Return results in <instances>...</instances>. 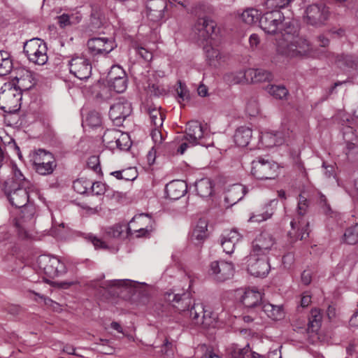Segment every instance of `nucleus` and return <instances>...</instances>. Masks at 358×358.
<instances>
[{
    "mask_svg": "<svg viewBox=\"0 0 358 358\" xmlns=\"http://www.w3.org/2000/svg\"><path fill=\"white\" fill-rule=\"evenodd\" d=\"M146 8L148 16L150 20L157 22L164 17L166 1V0H148Z\"/></svg>",
    "mask_w": 358,
    "mask_h": 358,
    "instance_id": "23",
    "label": "nucleus"
},
{
    "mask_svg": "<svg viewBox=\"0 0 358 358\" xmlns=\"http://www.w3.org/2000/svg\"><path fill=\"white\" fill-rule=\"evenodd\" d=\"M292 0H268L269 3L276 8H284L288 5Z\"/></svg>",
    "mask_w": 358,
    "mask_h": 358,
    "instance_id": "63",
    "label": "nucleus"
},
{
    "mask_svg": "<svg viewBox=\"0 0 358 358\" xmlns=\"http://www.w3.org/2000/svg\"><path fill=\"white\" fill-rule=\"evenodd\" d=\"M343 240L349 245H355L358 242V222L345 230Z\"/></svg>",
    "mask_w": 358,
    "mask_h": 358,
    "instance_id": "44",
    "label": "nucleus"
},
{
    "mask_svg": "<svg viewBox=\"0 0 358 358\" xmlns=\"http://www.w3.org/2000/svg\"><path fill=\"white\" fill-rule=\"evenodd\" d=\"M203 136V130L201 123L198 121L189 122L186 127L185 135L184 136L183 139L187 141L192 146L196 145H203V143L200 142V140Z\"/></svg>",
    "mask_w": 358,
    "mask_h": 358,
    "instance_id": "21",
    "label": "nucleus"
},
{
    "mask_svg": "<svg viewBox=\"0 0 358 358\" xmlns=\"http://www.w3.org/2000/svg\"><path fill=\"white\" fill-rule=\"evenodd\" d=\"M88 166L94 170L95 172H97L101 170L99 159L96 156H92L89 158L87 162Z\"/></svg>",
    "mask_w": 358,
    "mask_h": 358,
    "instance_id": "59",
    "label": "nucleus"
},
{
    "mask_svg": "<svg viewBox=\"0 0 358 358\" xmlns=\"http://www.w3.org/2000/svg\"><path fill=\"white\" fill-rule=\"evenodd\" d=\"M148 90L151 94L157 96L165 93V90L158 84L149 85Z\"/></svg>",
    "mask_w": 358,
    "mask_h": 358,
    "instance_id": "58",
    "label": "nucleus"
},
{
    "mask_svg": "<svg viewBox=\"0 0 358 358\" xmlns=\"http://www.w3.org/2000/svg\"><path fill=\"white\" fill-rule=\"evenodd\" d=\"M10 83H14L15 87L22 93L23 91H28L35 85L32 72L24 68L17 70V75Z\"/></svg>",
    "mask_w": 358,
    "mask_h": 358,
    "instance_id": "20",
    "label": "nucleus"
},
{
    "mask_svg": "<svg viewBox=\"0 0 358 358\" xmlns=\"http://www.w3.org/2000/svg\"><path fill=\"white\" fill-rule=\"evenodd\" d=\"M85 238L88 241L91 242L94 245L95 248H106V243L101 239L97 238L96 236H94V235H93L92 234H87L85 236Z\"/></svg>",
    "mask_w": 358,
    "mask_h": 358,
    "instance_id": "54",
    "label": "nucleus"
},
{
    "mask_svg": "<svg viewBox=\"0 0 358 358\" xmlns=\"http://www.w3.org/2000/svg\"><path fill=\"white\" fill-rule=\"evenodd\" d=\"M224 80L230 85L248 83L246 70L227 73L224 76Z\"/></svg>",
    "mask_w": 358,
    "mask_h": 358,
    "instance_id": "34",
    "label": "nucleus"
},
{
    "mask_svg": "<svg viewBox=\"0 0 358 358\" xmlns=\"http://www.w3.org/2000/svg\"><path fill=\"white\" fill-rule=\"evenodd\" d=\"M205 52L206 61L211 66H219L222 61V57L219 50L212 46V42L203 45Z\"/></svg>",
    "mask_w": 358,
    "mask_h": 358,
    "instance_id": "27",
    "label": "nucleus"
},
{
    "mask_svg": "<svg viewBox=\"0 0 358 358\" xmlns=\"http://www.w3.org/2000/svg\"><path fill=\"white\" fill-rule=\"evenodd\" d=\"M152 217L148 214L135 215L127 225V233H136L137 237L146 236L152 229Z\"/></svg>",
    "mask_w": 358,
    "mask_h": 358,
    "instance_id": "13",
    "label": "nucleus"
},
{
    "mask_svg": "<svg viewBox=\"0 0 358 358\" xmlns=\"http://www.w3.org/2000/svg\"><path fill=\"white\" fill-rule=\"evenodd\" d=\"M36 263L39 269L49 278H54L66 273L64 264L55 257L40 255L37 258Z\"/></svg>",
    "mask_w": 358,
    "mask_h": 358,
    "instance_id": "10",
    "label": "nucleus"
},
{
    "mask_svg": "<svg viewBox=\"0 0 358 358\" xmlns=\"http://www.w3.org/2000/svg\"><path fill=\"white\" fill-rule=\"evenodd\" d=\"M305 22L313 27H321L329 19V8L324 3H313L307 6L305 11Z\"/></svg>",
    "mask_w": 358,
    "mask_h": 358,
    "instance_id": "7",
    "label": "nucleus"
},
{
    "mask_svg": "<svg viewBox=\"0 0 358 358\" xmlns=\"http://www.w3.org/2000/svg\"><path fill=\"white\" fill-rule=\"evenodd\" d=\"M13 66V59L10 53L0 50V76L8 75Z\"/></svg>",
    "mask_w": 358,
    "mask_h": 358,
    "instance_id": "32",
    "label": "nucleus"
},
{
    "mask_svg": "<svg viewBox=\"0 0 358 358\" xmlns=\"http://www.w3.org/2000/svg\"><path fill=\"white\" fill-rule=\"evenodd\" d=\"M322 324V314L318 309H313L310 312L309 321L308 324V331L309 332H317Z\"/></svg>",
    "mask_w": 358,
    "mask_h": 358,
    "instance_id": "37",
    "label": "nucleus"
},
{
    "mask_svg": "<svg viewBox=\"0 0 358 358\" xmlns=\"http://www.w3.org/2000/svg\"><path fill=\"white\" fill-rule=\"evenodd\" d=\"M13 177L5 182H10L16 185V187H29L28 181L16 165L12 166Z\"/></svg>",
    "mask_w": 358,
    "mask_h": 358,
    "instance_id": "35",
    "label": "nucleus"
},
{
    "mask_svg": "<svg viewBox=\"0 0 358 358\" xmlns=\"http://www.w3.org/2000/svg\"><path fill=\"white\" fill-rule=\"evenodd\" d=\"M127 230V226L122 224H116L107 229L106 234L108 236L113 238L120 237L124 230Z\"/></svg>",
    "mask_w": 358,
    "mask_h": 358,
    "instance_id": "51",
    "label": "nucleus"
},
{
    "mask_svg": "<svg viewBox=\"0 0 358 358\" xmlns=\"http://www.w3.org/2000/svg\"><path fill=\"white\" fill-rule=\"evenodd\" d=\"M275 241L271 234L264 231L256 236L252 243L250 254L267 257V255L275 249Z\"/></svg>",
    "mask_w": 358,
    "mask_h": 358,
    "instance_id": "12",
    "label": "nucleus"
},
{
    "mask_svg": "<svg viewBox=\"0 0 358 358\" xmlns=\"http://www.w3.org/2000/svg\"><path fill=\"white\" fill-rule=\"evenodd\" d=\"M311 280H312L311 272L310 271H306V270L303 271V273H301L302 282L304 285H308L311 282Z\"/></svg>",
    "mask_w": 358,
    "mask_h": 358,
    "instance_id": "64",
    "label": "nucleus"
},
{
    "mask_svg": "<svg viewBox=\"0 0 358 358\" xmlns=\"http://www.w3.org/2000/svg\"><path fill=\"white\" fill-rule=\"evenodd\" d=\"M209 275L218 282L230 279L234 273V265L224 261H215L210 265Z\"/></svg>",
    "mask_w": 358,
    "mask_h": 358,
    "instance_id": "18",
    "label": "nucleus"
},
{
    "mask_svg": "<svg viewBox=\"0 0 358 358\" xmlns=\"http://www.w3.org/2000/svg\"><path fill=\"white\" fill-rule=\"evenodd\" d=\"M187 191V184L182 180H173L166 186V193L170 199L177 200Z\"/></svg>",
    "mask_w": 358,
    "mask_h": 358,
    "instance_id": "25",
    "label": "nucleus"
},
{
    "mask_svg": "<svg viewBox=\"0 0 358 358\" xmlns=\"http://www.w3.org/2000/svg\"><path fill=\"white\" fill-rule=\"evenodd\" d=\"M24 52L28 59L38 65H43L48 61L45 43L38 38L27 41L24 45Z\"/></svg>",
    "mask_w": 358,
    "mask_h": 358,
    "instance_id": "6",
    "label": "nucleus"
},
{
    "mask_svg": "<svg viewBox=\"0 0 358 358\" xmlns=\"http://www.w3.org/2000/svg\"><path fill=\"white\" fill-rule=\"evenodd\" d=\"M29 187H16V185L4 182L3 191L10 204L15 208L24 207L29 201Z\"/></svg>",
    "mask_w": 358,
    "mask_h": 358,
    "instance_id": "11",
    "label": "nucleus"
},
{
    "mask_svg": "<svg viewBox=\"0 0 358 358\" xmlns=\"http://www.w3.org/2000/svg\"><path fill=\"white\" fill-rule=\"evenodd\" d=\"M159 128L160 127H155L151 132L152 138L156 145H160L164 139Z\"/></svg>",
    "mask_w": 358,
    "mask_h": 358,
    "instance_id": "56",
    "label": "nucleus"
},
{
    "mask_svg": "<svg viewBox=\"0 0 358 358\" xmlns=\"http://www.w3.org/2000/svg\"><path fill=\"white\" fill-rule=\"evenodd\" d=\"M234 137L237 145L245 147L252 138V130L247 127H240L236 129Z\"/></svg>",
    "mask_w": 358,
    "mask_h": 358,
    "instance_id": "30",
    "label": "nucleus"
},
{
    "mask_svg": "<svg viewBox=\"0 0 358 358\" xmlns=\"http://www.w3.org/2000/svg\"><path fill=\"white\" fill-rule=\"evenodd\" d=\"M89 52L93 55H106L116 47L115 41L112 38L94 37L88 40L87 43Z\"/></svg>",
    "mask_w": 358,
    "mask_h": 358,
    "instance_id": "15",
    "label": "nucleus"
},
{
    "mask_svg": "<svg viewBox=\"0 0 358 358\" xmlns=\"http://www.w3.org/2000/svg\"><path fill=\"white\" fill-rule=\"evenodd\" d=\"M70 73L80 80L88 79L92 74V64L84 56L75 55L69 61Z\"/></svg>",
    "mask_w": 358,
    "mask_h": 358,
    "instance_id": "16",
    "label": "nucleus"
},
{
    "mask_svg": "<svg viewBox=\"0 0 358 358\" xmlns=\"http://www.w3.org/2000/svg\"><path fill=\"white\" fill-rule=\"evenodd\" d=\"M87 122L92 127L98 126L101 124V120L99 116L94 113H91L87 117Z\"/></svg>",
    "mask_w": 358,
    "mask_h": 358,
    "instance_id": "61",
    "label": "nucleus"
},
{
    "mask_svg": "<svg viewBox=\"0 0 358 358\" xmlns=\"http://www.w3.org/2000/svg\"><path fill=\"white\" fill-rule=\"evenodd\" d=\"M126 75L124 71L119 66H113L111 67L110 71L108 74V81L114 80L115 79Z\"/></svg>",
    "mask_w": 358,
    "mask_h": 358,
    "instance_id": "52",
    "label": "nucleus"
},
{
    "mask_svg": "<svg viewBox=\"0 0 358 358\" xmlns=\"http://www.w3.org/2000/svg\"><path fill=\"white\" fill-rule=\"evenodd\" d=\"M196 191L201 197H208L213 193L212 182L210 179L203 178L195 184Z\"/></svg>",
    "mask_w": 358,
    "mask_h": 358,
    "instance_id": "36",
    "label": "nucleus"
},
{
    "mask_svg": "<svg viewBox=\"0 0 358 358\" xmlns=\"http://www.w3.org/2000/svg\"><path fill=\"white\" fill-rule=\"evenodd\" d=\"M216 24L207 17L199 18L193 27L194 38L199 45H204L213 41Z\"/></svg>",
    "mask_w": 358,
    "mask_h": 358,
    "instance_id": "9",
    "label": "nucleus"
},
{
    "mask_svg": "<svg viewBox=\"0 0 358 358\" xmlns=\"http://www.w3.org/2000/svg\"><path fill=\"white\" fill-rule=\"evenodd\" d=\"M29 157L36 172L41 176L50 175L57 167L53 155L43 149L34 150Z\"/></svg>",
    "mask_w": 358,
    "mask_h": 358,
    "instance_id": "4",
    "label": "nucleus"
},
{
    "mask_svg": "<svg viewBox=\"0 0 358 358\" xmlns=\"http://www.w3.org/2000/svg\"><path fill=\"white\" fill-rule=\"evenodd\" d=\"M262 310L269 318L273 320H281L284 317V311L281 306L266 303L262 305Z\"/></svg>",
    "mask_w": 358,
    "mask_h": 358,
    "instance_id": "33",
    "label": "nucleus"
},
{
    "mask_svg": "<svg viewBox=\"0 0 358 358\" xmlns=\"http://www.w3.org/2000/svg\"><path fill=\"white\" fill-rule=\"evenodd\" d=\"M313 52L311 43L305 38L296 37L289 43L280 44L278 53L290 57H309Z\"/></svg>",
    "mask_w": 358,
    "mask_h": 358,
    "instance_id": "5",
    "label": "nucleus"
},
{
    "mask_svg": "<svg viewBox=\"0 0 358 358\" xmlns=\"http://www.w3.org/2000/svg\"><path fill=\"white\" fill-rule=\"evenodd\" d=\"M107 191L106 185L101 182L91 181V185L90 188V192H92L94 195L100 196L103 195Z\"/></svg>",
    "mask_w": 358,
    "mask_h": 358,
    "instance_id": "50",
    "label": "nucleus"
},
{
    "mask_svg": "<svg viewBox=\"0 0 358 358\" xmlns=\"http://www.w3.org/2000/svg\"><path fill=\"white\" fill-rule=\"evenodd\" d=\"M176 91L179 99H180L182 101L187 100L189 99V91L187 90L186 86L182 85L180 82L179 83V86Z\"/></svg>",
    "mask_w": 358,
    "mask_h": 358,
    "instance_id": "57",
    "label": "nucleus"
},
{
    "mask_svg": "<svg viewBox=\"0 0 358 358\" xmlns=\"http://www.w3.org/2000/svg\"><path fill=\"white\" fill-rule=\"evenodd\" d=\"M132 111L131 103L127 100L119 101L113 104L109 110V117L117 127L122 126L124 120Z\"/></svg>",
    "mask_w": 358,
    "mask_h": 358,
    "instance_id": "19",
    "label": "nucleus"
},
{
    "mask_svg": "<svg viewBox=\"0 0 358 358\" xmlns=\"http://www.w3.org/2000/svg\"><path fill=\"white\" fill-rule=\"evenodd\" d=\"M275 201V200H271L269 203H266L262 210L252 213L249 217L248 222H261L271 218L274 213L271 206Z\"/></svg>",
    "mask_w": 358,
    "mask_h": 358,
    "instance_id": "29",
    "label": "nucleus"
},
{
    "mask_svg": "<svg viewBox=\"0 0 358 358\" xmlns=\"http://www.w3.org/2000/svg\"><path fill=\"white\" fill-rule=\"evenodd\" d=\"M115 146L118 149L121 150H127L131 146V141L129 140V136L126 134H120L117 136L116 140L114 141Z\"/></svg>",
    "mask_w": 358,
    "mask_h": 358,
    "instance_id": "48",
    "label": "nucleus"
},
{
    "mask_svg": "<svg viewBox=\"0 0 358 358\" xmlns=\"http://www.w3.org/2000/svg\"><path fill=\"white\" fill-rule=\"evenodd\" d=\"M22 93L14 83H6L1 88L0 108L6 113L17 111L21 106Z\"/></svg>",
    "mask_w": 358,
    "mask_h": 358,
    "instance_id": "3",
    "label": "nucleus"
},
{
    "mask_svg": "<svg viewBox=\"0 0 358 358\" xmlns=\"http://www.w3.org/2000/svg\"><path fill=\"white\" fill-rule=\"evenodd\" d=\"M285 19L283 14L279 10L267 12L260 17L259 27L268 34H275L278 29V26Z\"/></svg>",
    "mask_w": 358,
    "mask_h": 358,
    "instance_id": "17",
    "label": "nucleus"
},
{
    "mask_svg": "<svg viewBox=\"0 0 358 358\" xmlns=\"http://www.w3.org/2000/svg\"><path fill=\"white\" fill-rule=\"evenodd\" d=\"M278 166L273 162L258 157L252 162L251 173L258 180H271L278 176Z\"/></svg>",
    "mask_w": 358,
    "mask_h": 358,
    "instance_id": "8",
    "label": "nucleus"
},
{
    "mask_svg": "<svg viewBox=\"0 0 358 358\" xmlns=\"http://www.w3.org/2000/svg\"><path fill=\"white\" fill-rule=\"evenodd\" d=\"M246 193L245 186L241 184H234L226 192L224 201L227 204L233 206L241 200Z\"/></svg>",
    "mask_w": 358,
    "mask_h": 358,
    "instance_id": "24",
    "label": "nucleus"
},
{
    "mask_svg": "<svg viewBox=\"0 0 358 358\" xmlns=\"http://www.w3.org/2000/svg\"><path fill=\"white\" fill-rule=\"evenodd\" d=\"M336 62L341 69H357L358 68V59L352 55H338Z\"/></svg>",
    "mask_w": 358,
    "mask_h": 358,
    "instance_id": "41",
    "label": "nucleus"
},
{
    "mask_svg": "<svg viewBox=\"0 0 358 358\" xmlns=\"http://www.w3.org/2000/svg\"><path fill=\"white\" fill-rule=\"evenodd\" d=\"M147 113L150 115V121L155 127H161L163 124L164 120L166 117L161 110L160 108L148 106L146 108Z\"/></svg>",
    "mask_w": 358,
    "mask_h": 358,
    "instance_id": "38",
    "label": "nucleus"
},
{
    "mask_svg": "<svg viewBox=\"0 0 358 358\" xmlns=\"http://www.w3.org/2000/svg\"><path fill=\"white\" fill-rule=\"evenodd\" d=\"M308 202L302 194L299 195L297 206V216L291 222L292 230L289 231V236L294 240H303L309 235V222L303 217L307 213Z\"/></svg>",
    "mask_w": 358,
    "mask_h": 358,
    "instance_id": "2",
    "label": "nucleus"
},
{
    "mask_svg": "<svg viewBox=\"0 0 358 358\" xmlns=\"http://www.w3.org/2000/svg\"><path fill=\"white\" fill-rule=\"evenodd\" d=\"M246 75L248 78V83H261L272 80L273 76L271 72L262 69H249L246 70Z\"/></svg>",
    "mask_w": 358,
    "mask_h": 358,
    "instance_id": "28",
    "label": "nucleus"
},
{
    "mask_svg": "<svg viewBox=\"0 0 358 358\" xmlns=\"http://www.w3.org/2000/svg\"><path fill=\"white\" fill-rule=\"evenodd\" d=\"M90 185L91 180L81 178L73 182V187L77 193L84 194L90 192Z\"/></svg>",
    "mask_w": 358,
    "mask_h": 358,
    "instance_id": "47",
    "label": "nucleus"
},
{
    "mask_svg": "<svg viewBox=\"0 0 358 358\" xmlns=\"http://www.w3.org/2000/svg\"><path fill=\"white\" fill-rule=\"evenodd\" d=\"M109 87L117 93H122L127 87V78L126 75L108 81Z\"/></svg>",
    "mask_w": 358,
    "mask_h": 358,
    "instance_id": "46",
    "label": "nucleus"
},
{
    "mask_svg": "<svg viewBox=\"0 0 358 358\" xmlns=\"http://www.w3.org/2000/svg\"><path fill=\"white\" fill-rule=\"evenodd\" d=\"M228 352L234 358H251L252 356V351L249 344L244 348H239L236 345H233L228 349Z\"/></svg>",
    "mask_w": 358,
    "mask_h": 358,
    "instance_id": "39",
    "label": "nucleus"
},
{
    "mask_svg": "<svg viewBox=\"0 0 358 358\" xmlns=\"http://www.w3.org/2000/svg\"><path fill=\"white\" fill-rule=\"evenodd\" d=\"M207 223L205 220H200L192 234V239L199 243L203 241L206 236Z\"/></svg>",
    "mask_w": 358,
    "mask_h": 358,
    "instance_id": "43",
    "label": "nucleus"
},
{
    "mask_svg": "<svg viewBox=\"0 0 358 358\" xmlns=\"http://www.w3.org/2000/svg\"><path fill=\"white\" fill-rule=\"evenodd\" d=\"M260 15L259 11L255 8H247L241 15V18L245 24L251 25L259 23Z\"/></svg>",
    "mask_w": 358,
    "mask_h": 358,
    "instance_id": "42",
    "label": "nucleus"
},
{
    "mask_svg": "<svg viewBox=\"0 0 358 358\" xmlns=\"http://www.w3.org/2000/svg\"><path fill=\"white\" fill-rule=\"evenodd\" d=\"M166 301L170 302L178 312H186L189 315L192 322L203 328H208L214 325L215 317L213 313L206 309L202 303H194L190 309L191 303L189 294L182 293V294L166 292L164 294Z\"/></svg>",
    "mask_w": 358,
    "mask_h": 358,
    "instance_id": "1",
    "label": "nucleus"
},
{
    "mask_svg": "<svg viewBox=\"0 0 358 358\" xmlns=\"http://www.w3.org/2000/svg\"><path fill=\"white\" fill-rule=\"evenodd\" d=\"M20 217L24 220H31L35 213V208L32 206L26 205L24 207H22Z\"/></svg>",
    "mask_w": 358,
    "mask_h": 358,
    "instance_id": "53",
    "label": "nucleus"
},
{
    "mask_svg": "<svg viewBox=\"0 0 358 358\" xmlns=\"http://www.w3.org/2000/svg\"><path fill=\"white\" fill-rule=\"evenodd\" d=\"M241 238V236L236 230H231L223 235L221 239V245L224 252L229 255L231 254Z\"/></svg>",
    "mask_w": 358,
    "mask_h": 358,
    "instance_id": "26",
    "label": "nucleus"
},
{
    "mask_svg": "<svg viewBox=\"0 0 358 358\" xmlns=\"http://www.w3.org/2000/svg\"><path fill=\"white\" fill-rule=\"evenodd\" d=\"M282 27L280 32L277 34L276 46L278 52L280 44L283 43H289L299 36V29L294 22L290 21L285 22Z\"/></svg>",
    "mask_w": 358,
    "mask_h": 358,
    "instance_id": "22",
    "label": "nucleus"
},
{
    "mask_svg": "<svg viewBox=\"0 0 358 358\" xmlns=\"http://www.w3.org/2000/svg\"><path fill=\"white\" fill-rule=\"evenodd\" d=\"M268 92L278 99H287L289 95L288 90L283 85H270L267 87Z\"/></svg>",
    "mask_w": 358,
    "mask_h": 358,
    "instance_id": "45",
    "label": "nucleus"
},
{
    "mask_svg": "<svg viewBox=\"0 0 358 358\" xmlns=\"http://www.w3.org/2000/svg\"><path fill=\"white\" fill-rule=\"evenodd\" d=\"M247 270L254 276L265 277L270 270L267 257L250 254L245 258Z\"/></svg>",
    "mask_w": 358,
    "mask_h": 358,
    "instance_id": "14",
    "label": "nucleus"
},
{
    "mask_svg": "<svg viewBox=\"0 0 358 358\" xmlns=\"http://www.w3.org/2000/svg\"><path fill=\"white\" fill-rule=\"evenodd\" d=\"M110 285L122 289L121 292L127 291L130 294H134L136 292V286L138 285V282L128 279L114 280L110 282Z\"/></svg>",
    "mask_w": 358,
    "mask_h": 358,
    "instance_id": "40",
    "label": "nucleus"
},
{
    "mask_svg": "<svg viewBox=\"0 0 358 358\" xmlns=\"http://www.w3.org/2000/svg\"><path fill=\"white\" fill-rule=\"evenodd\" d=\"M261 300V293L253 289L246 290L241 297L242 303L247 308H253L257 306Z\"/></svg>",
    "mask_w": 358,
    "mask_h": 358,
    "instance_id": "31",
    "label": "nucleus"
},
{
    "mask_svg": "<svg viewBox=\"0 0 358 358\" xmlns=\"http://www.w3.org/2000/svg\"><path fill=\"white\" fill-rule=\"evenodd\" d=\"M57 22L61 28L71 26L69 14L64 13L57 17Z\"/></svg>",
    "mask_w": 358,
    "mask_h": 358,
    "instance_id": "60",
    "label": "nucleus"
},
{
    "mask_svg": "<svg viewBox=\"0 0 358 358\" xmlns=\"http://www.w3.org/2000/svg\"><path fill=\"white\" fill-rule=\"evenodd\" d=\"M136 53L145 61L150 62L152 59V52L144 47H137L136 48Z\"/></svg>",
    "mask_w": 358,
    "mask_h": 358,
    "instance_id": "55",
    "label": "nucleus"
},
{
    "mask_svg": "<svg viewBox=\"0 0 358 358\" xmlns=\"http://www.w3.org/2000/svg\"><path fill=\"white\" fill-rule=\"evenodd\" d=\"M173 342L169 341L168 338H166L162 346V353L165 355H169L170 352H173Z\"/></svg>",
    "mask_w": 358,
    "mask_h": 358,
    "instance_id": "62",
    "label": "nucleus"
},
{
    "mask_svg": "<svg viewBox=\"0 0 358 358\" xmlns=\"http://www.w3.org/2000/svg\"><path fill=\"white\" fill-rule=\"evenodd\" d=\"M119 135V131L116 130H107L103 135V142L107 145V146L113 148L117 136Z\"/></svg>",
    "mask_w": 358,
    "mask_h": 358,
    "instance_id": "49",
    "label": "nucleus"
}]
</instances>
